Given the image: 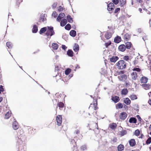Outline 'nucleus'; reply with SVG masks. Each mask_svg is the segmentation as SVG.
Masks as SVG:
<instances>
[{
  "label": "nucleus",
  "instance_id": "1",
  "mask_svg": "<svg viewBox=\"0 0 151 151\" xmlns=\"http://www.w3.org/2000/svg\"><path fill=\"white\" fill-rule=\"evenodd\" d=\"M132 70L133 71L131 74V78L132 80L135 81L137 79L138 76L137 72L135 71L138 73H141V70L139 68L134 67L132 69Z\"/></svg>",
  "mask_w": 151,
  "mask_h": 151
},
{
  "label": "nucleus",
  "instance_id": "2",
  "mask_svg": "<svg viewBox=\"0 0 151 151\" xmlns=\"http://www.w3.org/2000/svg\"><path fill=\"white\" fill-rule=\"evenodd\" d=\"M97 101L95 99L93 102V104H91L89 107V110L92 113L94 112V110H96L98 108L97 106Z\"/></svg>",
  "mask_w": 151,
  "mask_h": 151
},
{
  "label": "nucleus",
  "instance_id": "3",
  "mask_svg": "<svg viewBox=\"0 0 151 151\" xmlns=\"http://www.w3.org/2000/svg\"><path fill=\"white\" fill-rule=\"evenodd\" d=\"M117 68L120 69H123L126 67V63L124 60H120L116 64Z\"/></svg>",
  "mask_w": 151,
  "mask_h": 151
},
{
  "label": "nucleus",
  "instance_id": "4",
  "mask_svg": "<svg viewBox=\"0 0 151 151\" xmlns=\"http://www.w3.org/2000/svg\"><path fill=\"white\" fill-rule=\"evenodd\" d=\"M55 32L53 30V28L52 27H47V30L46 31L45 35L47 36H50L54 35Z\"/></svg>",
  "mask_w": 151,
  "mask_h": 151
},
{
  "label": "nucleus",
  "instance_id": "5",
  "mask_svg": "<svg viewBox=\"0 0 151 151\" xmlns=\"http://www.w3.org/2000/svg\"><path fill=\"white\" fill-rule=\"evenodd\" d=\"M57 124L58 126H60L62 122V117L61 115H58L56 117Z\"/></svg>",
  "mask_w": 151,
  "mask_h": 151
},
{
  "label": "nucleus",
  "instance_id": "6",
  "mask_svg": "<svg viewBox=\"0 0 151 151\" xmlns=\"http://www.w3.org/2000/svg\"><path fill=\"white\" fill-rule=\"evenodd\" d=\"M115 8L114 4L112 3H110L107 5V10L109 11H113Z\"/></svg>",
  "mask_w": 151,
  "mask_h": 151
},
{
  "label": "nucleus",
  "instance_id": "7",
  "mask_svg": "<svg viewBox=\"0 0 151 151\" xmlns=\"http://www.w3.org/2000/svg\"><path fill=\"white\" fill-rule=\"evenodd\" d=\"M127 116V114L125 112H122L120 113L119 116L120 119L122 120H124Z\"/></svg>",
  "mask_w": 151,
  "mask_h": 151
},
{
  "label": "nucleus",
  "instance_id": "8",
  "mask_svg": "<svg viewBox=\"0 0 151 151\" xmlns=\"http://www.w3.org/2000/svg\"><path fill=\"white\" fill-rule=\"evenodd\" d=\"M90 129L93 130H94L96 128L98 129H99L98 125L97 123H94L91 124L90 126Z\"/></svg>",
  "mask_w": 151,
  "mask_h": 151
},
{
  "label": "nucleus",
  "instance_id": "9",
  "mask_svg": "<svg viewBox=\"0 0 151 151\" xmlns=\"http://www.w3.org/2000/svg\"><path fill=\"white\" fill-rule=\"evenodd\" d=\"M142 87L146 90H148L151 88V85L149 84H143L141 85Z\"/></svg>",
  "mask_w": 151,
  "mask_h": 151
},
{
  "label": "nucleus",
  "instance_id": "10",
  "mask_svg": "<svg viewBox=\"0 0 151 151\" xmlns=\"http://www.w3.org/2000/svg\"><path fill=\"white\" fill-rule=\"evenodd\" d=\"M148 78L146 77L143 76L140 79V81L141 83H146L148 81Z\"/></svg>",
  "mask_w": 151,
  "mask_h": 151
},
{
  "label": "nucleus",
  "instance_id": "11",
  "mask_svg": "<svg viewBox=\"0 0 151 151\" xmlns=\"http://www.w3.org/2000/svg\"><path fill=\"white\" fill-rule=\"evenodd\" d=\"M119 79L122 81H124L127 79V76L126 75L124 74L118 77Z\"/></svg>",
  "mask_w": 151,
  "mask_h": 151
},
{
  "label": "nucleus",
  "instance_id": "12",
  "mask_svg": "<svg viewBox=\"0 0 151 151\" xmlns=\"http://www.w3.org/2000/svg\"><path fill=\"white\" fill-rule=\"evenodd\" d=\"M111 100L115 103H116L119 102L120 100L119 98V96H112L111 98Z\"/></svg>",
  "mask_w": 151,
  "mask_h": 151
},
{
  "label": "nucleus",
  "instance_id": "13",
  "mask_svg": "<svg viewBox=\"0 0 151 151\" xmlns=\"http://www.w3.org/2000/svg\"><path fill=\"white\" fill-rule=\"evenodd\" d=\"M65 16V14L64 13H60L57 19V20L58 22H60L61 19L63 18Z\"/></svg>",
  "mask_w": 151,
  "mask_h": 151
},
{
  "label": "nucleus",
  "instance_id": "14",
  "mask_svg": "<svg viewBox=\"0 0 151 151\" xmlns=\"http://www.w3.org/2000/svg\"><path fill=\"white\" fill-rule=\"evenodd\" d=\"M57 106V108L58 106L59 108V109L61 110H63V108L64 106V104L63 102H58Z\"/></svg>",
  "mask_w": 151,
  "mask_h": 151
},
{
  "label": "nucleus",
  "instance_id": "15",
  "mask_svg": "<svg viewBox=\"0 0 151 151\" xmlns=\"http://www.w3.org/2000/svg\"><path fill=\"white\" fill-rule=\"evenodd\" d=\"M126 49L125 45L124 44L119 45L118 47L119 50L121 52H124Z\"/></svg>",
  "mask_w": 151,
  "mask_h": 151
},
{
  "label": "nucleus",
  "instance_id": "16",
  "mask_svg": "<svg viewBox=\"0 0 151 151\" xmlns=\"http://www.w3.org/2000/svg\"><path fill=\"white\" fill-rule=\"evenodd\" d=\"M130 36L128 33L125 34L123 37V39L124 41H127L130 40Z\"/></svg>",
  "mask_w": 151,
  "mask_h": 151
},
{
  "label": "nucleus",
  "instance_id": "17",
  "mask_svg": "<svg viewBox=\"0 0 151 151\" xmlns=\"http://www.w3.org/2000/svg\"><path fill=\"white\" fill-rule=\"evenodd\" d=\"M12 127L14 130H16L18 129L19 126L18 122L16 121H14L12 124Z\"/></svg>",
  "mask_w": 151,
  "mask_h": 151
},
{
  "label": "nucleus",
  "instance_id": "18",
  "mask_svg": "<svg viewBox=\"0 0 151 151\" xmlns=\"http://www.w3.org/2000/svg\"><path fill=\"white\" fill-rule=\"evenodd\" d=\"M121 41V38L119 36H117L115 37L114 40V42L116 43H119Z\"/></svg>",
  "mask_w": 151,
  "mask_h": 151
},
{
  "label": "nucleus",
  "instance_id": "19",
  "mask_svg": "<svg viewBox=\"0 0 151 151\" xmlns=\"http://www.w3.org/2000/svg\"><path fill=\"white\" fill-rule=\"evenodd\" d=\"M119 59V57L117 56H113L110 58V61L111 62L115 63Z\"/></svg>",
  "mask_w": 151,
  "mask_h": 151
},
{
  "label": "nucleus",
  "instance_id": "20",
  "mask_svg": "<svg viewBox=\"0 0 151 151\" xmlns=\"http://www.w3.org/2000/svg\"><path fill=\"white\" fill-rule=\"evenodd\" d=\"M105 37L107 40H109L112 37V34L110 32H107L104 35Z\"/></svg>",
  "mask_w": 151,
  "mask_h": 151
},
{
  "label": "nucleus",
  "instance_id": "21",
  "mask_svg": "<svg viewBox=\"0 0 151 151\" xmlns=\"http://www.w3.org/2000/svg\"><path fill=\"white\" fill-rule=\"evenodd\" d=\"M130 145L131 147L134 146L136 144L135 140L134 139H130L129 142Z\"/></svg>",
  "mask_w": 151,
  "mask_h": 151
},
{
  "label": "nucleus",
  "instance_id": "22",
  "mask_svg": "<svg viewBox=\"0 0 151 151\" xmlns=\"http://www.w3.org/2000/svg\"><path fill=\"white\" fill-rule=\"evenodd\" d=\"M125 44L126 48L128 49H130L132 46V43L130 42H127L125 43Z\"/></svg>",
  "mask_w": 151,
  "mask_h": 151
},
{
  "label": "nucleus",
  "instance_id": "23",
  "mask_svg": "<svg viewBox=\"0 0 151 151\" xmlns=\"http://www.w3.org/2000/svg\"><path fill=\"white\" fill-rule=\"evenodd\" d=\"M79 48V46L78 44L75 43L73 47V50L75 52H77L78 51Z\"/></svg>",
  "mask_w": 151,
  "mask_h": 151
},
{
  "label": "nucleus",
  "instance_id": "24",
  "mask_svg": "<svg viewBox=\"0 0 151 151\" xmlns=\"http://www.w3.org/2000/svg\"><path fill=\"white\" fill-rule=\"evenodd\" d=\"M117 125L115 123H113L110 124L109 125V127L112 129H114L116 128Z\"/></svg>",
  "mask_w": 151,
  "mask_h": 151
},
{
  "label": "nucleus",
  "instance_id": "25",
  "mask_svg": "<svg viewBox=\"0 0 151 151\" xmlns=\"http://www.w3.org/2000/svg\"><path fill=\"white\" fill-rule=\"evenodd\" d=\"M124 102L126 105H129L131 103V101L128 98H126L124 99Z\"/></svg>",
  "mask_w": 151,
  "mask_h": 151
},
{
  "label": "nucleus",
  "instance_id": "26",
  "mask_svg": "<svg viewBox=\"0 0 151 151\" xmlns=\"http://www.w3.org/2000/svg\"><path fill=\"white\" fill-rule=\"evenodd\" d=\"M128 91L127 89L124 88L121 91V93L122 95H126L128 93Z\"/></svg>",
  "mask_w": 151,
  "mask_h": 151
},
{
  "label": "nucleus",
  "instance_id": "27",
  "mask_svg": "<svg viewBox=\"0 0 151 151\" xmlns=\"http://www.w3.org/2000/svg\"><path fill=\"white\" fill-rule=\"evenodd\" d=\"M124 148V145L122 144H120L117 147V150L119 151H122Z\"/></svg>",
  "mask_w": 151,
  "mask_h": 151
},
{
  "label": "nucleus",
  "instance_id": "28",
  "mask_svg": "<svg viewBox=\"0 0 151 151\" xmlns=\"http://www.w3.org/2000/svg\"><path fill=\"white\" fill-rule=\"evenodd\" d=\"M52 47L54 50H57L58 47V45L55 43H53L52 44Z\"/></svg>",
  "mask_w": 151,
  "mask_h": 151
},
{
  "label": "nucleus",
  "instance_id": "29",
  "mask_svg": "<svg viewBox=\"0 0 151 151\" xmlns=\"http://www.w3.org/2000/svg\"><path fill=\"white\" fill-rule=\"evenodd\" d=\"M129 122L130 123H136L137 122V119L135 117H131L129 120Z\"/></svg>",
  "mask_w": 151,
  "mask_h": 151
},
{
  "label": "nucleus",
  "instance_id": "30",
  "mask_svg": "<svg viewBox=\"0 0 151 151\" xmlns=\"http://www.w3.org/2000/svg\"><path fill=\"white\" fill-rule=\"evenodd\" d=\"M46 18L45 17L44 15H41L40 19L39 22H44L46 20Z\"/></svg>",
  "mask_w": 151,
  "mask_h": 151
},
{
  "label": "nucleus",
  "instance_id": "31",
  "mask_svg": "<svg viewBox=\"0 0 151 151\" xmlns=\"http://www.w3.org/2000/svg\"><path fill=\"white\" fill-rule=\"evenodd\" d=\"M67 54L69 56L72 57L73 56V52L71 50H69L67 51Z\"/></svg>",
  "mask_w": 151,
  "mask_h": 151
},
{
  "label": "nucleus",
  "instance_id": "32",
  "mask_svg": "<svg viewBox=\"0 0 151 151\" xmlns=\"http://www.w3.org/2000/svg\"><path fill=\"white\" fill-rule=\"evenodd\" d=\"M11 111H8L7 112L5 115V119H8L11 116Z\"/></svg>",
  "mask_w": 151,
  "mask_h": 151
},
{
  "label": "nucleus",
  "instance_id": "33",
  "mask_svg": "<svg viewBox=\"0 0 151 151\" xmlns=\"http://www.w3.org/2000/svg\"><path fill=\"white\" fill-rule=\"evenodd\" d=\"M67 23V20L66 19H64L63 20L61 21L60 23V26L62 27H63L66 25Z\"/></svg>",
  "mask_w": 151,
  "mask_h": 151
},
{
  "label": "nucleus",
  "instance_id": "34",
  "mask_svg": "<svg viewBox=\"0 0 151 151\" xmlns=\"http://www.w3.org/2000/svg\"><path fill=\"white\" fill-rule=\"evenodd\" d=\"M47 27H45L42 28L39 32V33L40 34H42L44 33L47 30Z\"/></svg>",
  "mask_w": 151,
  "mask_h": 151
},
{
  "label": "nucleus",
  "instance_id": "35",
  "mask_svg": "<svg viewBox=\"0 0 151 151\" xmlns=\"http://www.w3.org/2000/svg\"><path fill=\"white\" fill-rule=\"evenodd\" d=\"M37 31L38 28L37 26L36 25H34L32 29V32L33 33H36L37 32Z\"/></svg>",
  "mask_w": 151,
  "mask_h": 151
},
{
  "label": "nucleus",
  "instance_id": "36",
  "mask_svg": "<svg viewBox=\"0 0 151 151\" xmlns=\"http://www.w3.org/2000/svg\"><path fill=\"white\" fill-rule=\"evenodd\" d=\"M67 19L68 22L70 23H72L73 22V19L69 15H68L67 16Z\"/></svg>",
  "mask_w": 151,
  "mask_h": 151
},
{
  "label": "nucleus",
  "instance_id": "37",
  "mask_svg": "<svg viewBox=\"0 0 151 151\" xmlns=\"http://www.w3.org/2000/svg\"><path fill=\"white\" fill-rule=\"evenodd\" d=\"M70 35L73 37H75L76 35V32L74 30H71L70 32Z\"/></svg>",
  "mask_w": 151,
  "mask_h": 151
},
{
  "label": "nucleus",
  "instance_id": "38",
  "mask_svg": "<svg viewBox=\"0 0 151 151\" xmlns=\"http://www.w3.org/2000/svg\"><path fill=\"white\" fill-rule=\"evenodd\" d=\"M126 0H119V3L121 6H123L126 3Z\"/></svg>",
  "mask_w": 151,
  "mask_h": 151
},
{
  "label": "nucleus",
  "instance_id": "39",
  "mask_svg": "<svg viewBox=\"0 0 151 151\" xmlns=\"http://www.w3.org/2000/svg\"><path fill=\"white\" fill-rule=\"evenodd\" d=\"M71 149L72 151H78L76 144L73 145L71 147Z\"/></svg>",
  "mask_w": 151,
  "mask_h": 151
},
{
  "label": "nucleus",
  "instance_id": "40",
  "mask_svg": "<svg viewBox=\"0 0 151 151\" xmlns=\"http://www.w3.org/2000/svg\"><path fill=\"white\" fill-rule=\"evenodd\" d=\"M116 109H120L123 108V105L122 103H119L116 104Z\"/></svg>",
  "mask_w": 151,
  "mask_h": 151
},
{
  "label": "nucleus",
  "instance_id": "41",
  "mask_svg": "<svg viewBox=\"0 0 151 151\" xmlns=\"http://www.w3.org/2000/svg\"><path fill=\"white\" fill-rule=\"evenodd\" d=\"M6 45L9 48H12L13 46V45L12 43L9 42H6Z\"/></svg>",
  "mask_w": 151,
  "mask_h": 151
},
{
  "label": "nucleus",
  "instance_id": "42",
  "mask_svg": "<svg viewBox=\"0 0 151 151\" xmlns=\"http://www.w3.org/2000/svg\"><path fill=\"white\" fill-rule=\"evenodd\" d=\"M129 98L132 100H134L137 99V97L136 95L132 94L130 96Z\"/></svg>",
  "mask_w": 151,
  "mask_h": 151
},
{
  "label": "nucleus",
  "instance_id": "43",
  "mask_svg": "<svg viewBox=\"0 0 151 151\" xmlns=\"http://www.w3.org/2000/svg\"><path fill=\"white\" fill-rule=\"evenodd\" d=\"M127 133V132L126 130H123L120 132V135L121 137H122L126 134Z\"/></svg>",
  "mask_w": 151,
  "mask_h": 151
},
{
  "label": "nucleus",
  "instance_id": "44",
  "mask_svg": "<svg viewBox=\"0 0 151 151\" xmlns=\"http://www.w3.org/2000/svg\"><path fill=\"white\" fill-rule=\"evenodd\" d=\"M124 73V71H116L115 73V76H118L120 75H122Z\"/></svg>",
  "mask_w": 151,
  "mask_h": 151
},
{
  "label": "nucleus",
  "instance_id": "45",
  "mask_svg": "<svg viewBox=\"0 0 151 151\" xmlns=\"http://www.w3.org/2000/svg\"><path fill=\"white\" fill-rule=\"evenodd\" d=\"M65 28L66 29L69 30L70 29L71 26L70 24H68L65 26Z\"/></svg>",
  "mask_w": 151,
  "mask_h": 151
},
{
  "label": "nucleus",
  "instance_id": "46",
  "mask_svg": "<svg viewBox=\"0 0 151 151\" xmlns=\"http://www.w3.org/2000/svg\"><path fill=\"white\" fill-rule=\"evenodd\" d=\"M123 59L126 61H128L130 60V57L128 55H125L123 57Z\"/></svg>",
  "mask_w": 151,
  "mask_h": 151
},
{
  "label": "nucleus",
  "instance_id": "47",
  "mask_svg": "<svg viewBox=\"0 0 151 151\" xmlns=\"http://www.w3.org/2000/svg\"><path fill=\"white\" fill-rule=\"evenodd\" d=\"M71 70L70 69L68 68L65 71V73L66 75H68L71 72Z\"/></svg>",
  "mask_w": 151,
  "mask_h": 151
},
{
  "label": "nucleus",
  "instance_id": "48",
  "mask_svg": "<svg viewBox=\"0 0 151 151\" xmlns=\"http://www.w3.org/2000/svg\"><path fill=\"white\" fill-rule=\"evenodd\" d=\"M140 134V131L139 129L136 130L134 133V134L137 136L139 135Z\"/></svg>",
  "mask_w": 151,
  "mask_h": 151
},
{
  "label": "nucleus",
  "instance_id": "49",
  "mask_svg": "<svg viewBox=\"0 0 151 151\" xmlns=\"http://www.w3.org/2000/svg\"><path fill=\"white\" fill-rule=\"evenodd\" d=\"M111 42L110 41H109L108 42L105 43V45L106 48H108V47L111 45Z\"/></svg>",
  "mask_w": 151,
  "mask_h": 151
},
{
  "label": "nucleus",
  "instance_id": "50",
  "mask_svg": "<svg viewBox=\"0 0 151 151\" xmlns=\"http://www.w3.org/2000/svg\"><path fill=\"white\" fill-rule=\"evenodd\" d=\"M151 143V137H149L146 141V143L147 145H148Z\"/></svg>",
  "mask_w": 151,
  "mask_h": 151
},
{
  "label": "nucleus",
  "instance_id": "51",
  "mask_svg": "<svg viewBox=\"0 0 151 151\" xmlns=\"http://www.w3.org/2000/svg\"><path fill=\"white\" fill-rule=\"evenodd\" d=\"M52 16L56 18L58 16V14L55 11L53 12L52 14Z\"/></svg>",
  "mask_w": 151,
  "mask_h": 151
},
{
  "label": "nucleus",
  "instance_id": "52",
  "mask_svg": "<svg viewBox=\"0 0 151 151\" xmlns=\"http://www.w3.org/2000/svg\"><path fill=\"white\" fill-rule=\"evenodd\" d=\"M64 8L61 6H60L58 9V11L59 12L62 11L64 9Z\"/></svg>",
  "mask_w": 151,
  "mask_h": 151
},
{
  "label": "nucleus",
  "instance_id": "53",
  "mask_svg": "<svg viewBox=\"0 0 151 151\" xmlns=\"http://www.w3.org/2000/svg\"><path fill=\"white\" fill-rule=\"evenodd\" d=\"M87 149L86 146L85 145H83L81 147V149L82 150H84Z\"/></svg>",
  "mask_w": 151,
  "mask_h": 151
},
{
  "label": "nucleus",
  "instance_id": "54",
  "mask_svg": "<svg viewBox=\"0 0 151 151\" xmlns=\"http://www.w3.org/2000/svg\"><path fill=\"white\" fill-rule=\"evenodd\" d=\"M112 1L114 4H117L119 2V0H112Z\"/></svg>",
  "mask_w": 151,
  "mask_h": 151
},
{
  "label": "nucleus",
  "instance_id": "55",
  "mask_svg": "<svg viewBox=\"0 0 151 151\" xmlns=\"http://www.w3.org/2000/svg\"><path fill=\"white\" fill-rule=\"evenodd\" d=\"M71 144H72V146L75 145V144H76V142L75 140L73 139H71Z\"/></svg>",
  "mask_w": 151,
  "mask_h": 151
},
{
  "label": "nucleus",
  "instance_id": "56",
  "mask_svg": "<svg viewBox=\"0 0 151 151\" xmlns=\"http://www.w3.org/2000/svg\"><path fill=\"white\" fill-rule=\"evenodd\" d=\"M3 81L2 78V75L1 73H0V84H2Z\"/></svg>",
  "mask_w": 151,
  "mask_h": 151
},
{
  "label": "nucleus",
  "instance_id": "57",
  "mask_svg": "<svg viewBox=\"0 0 151 151\" xmlns=\"http://www.w3.org/2000/svg\"><path fill=\"white\" fill-rule=\"evenodd\" d=\"M22 1V0H17L16 4L17 5L19 6V4Z\"/></svg>",
  "mask_w": 151,
  "mask_h": 151
},
{
  "label": "nucleus",
  "instance_id": "58",
  "mask_svg": "<svg viewBox=\"0 0 151 151\" xmlns=\"http://www.w3.org/2000/svg\"><path fill=\"white\" fill-rule=\"evenodd\" d=\"M4 91V88H3V86L1 85H0V94L1 92Z\"/></svg>",
  "mask_w": 151,
  "mask_h": 151
},
{
  "label": "nucleus",
  "instance_id": "59",
  "mask_svg": "<svg viewBox=\"0 0 151 151\" xmlns=\"http://www.w3.org/2000/svg\"><path fill=\"white\" fill-rule=\"evenodd\" d=\"M117 141V138L116 137H114L112 139V141L114 142H116Z\"/></svg>",
  "mask_w": 151,
  "mask_h": 151
},
{
  "label": "nucleus",
  "instance_id": "60",
  "mask_svg": "<svg viewBox=\"0 0 151 151\" xmlns=\"http://www.w3.org/2000/svg\"><path fill=\"white\" fill-rule=\"evenodd\" d=\"M120 10V9L119 8H117L115 9L114 11V13H117L118 12H119Z\"/></svg>",
  "mask_w": 151,
  "mask_h": 151
},
{
  "label": "nucleus",
  "instance_id": "61",
  "mask_svg": "<svg viewBox=\"0 0 151 151\" xmlns=\"http://www.w3.org/2000/svg\"><path fill=\"white\" fill-rule=\"evenodd\" d=\"M57 5V2L54 3L52 5V7L53 8H55L56 7Z\"/></svg>",
  "mask_w": 151,
  "mask_h": 151
},
{
  "label": "nucleus",
  "instance_id": "62",
  "mask_svg": "<svg viewBox=\"0 0 151 151\" xmlns=\"http://www.w3.org/2000/svg\"><path fill=\"white\" fill-rule=\"evenodd\" d=\"M74 133L76 134H80V130L79 129H77V130H75L74 132Z\"/></svg>",
  "mask_w": 151,
  "mask_h": 151
},
{
  "label": "nucleus",
  "instance_id": "63",
  "mask_svg": "<svg viewBox=\"0 0 151 151\" xmlns=\"http://www.w3.org/2000/svg\"><path fill=\"white\" fill-rule=\"evenodd\" d=\"M136 117L138 119V120L140 122L142 120V119L140 116L139 115H137L136 116Z\"/></svg>",
  "mask_w": 151,
  "mask_h": 151
},
{
  "label": "nucleus",
  "instance_id": "64",
  "mask_svg": "<svg viewBox=\"0 0 151 151\" xmlns=\"http://www.w3.org/2000/svg\"><path fill=\"white\" fill-rule=\"evenodd\" d=\"M62 47L64 50H65L67 48V47L64 45H62Z\"/></svg>",
  "mask_w": 151,
  "mask_h": 151
}]
</instances>
